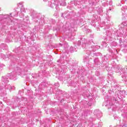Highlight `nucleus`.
<instances>
[{
    "instance_id": "nucleus-1",
    "label": "nucleus",
    "mask_w": 127,
    "mask_h": 127,
    "mask_svg": "<svg viewBox=\"0 0 127 127\" xmlns=\"http://www.w3.org/2000/svg\"><path fill=\"white\" fill-rule=\"evenodd\" d=\"M61 5H66V2L65 1H63L61 3Z\"/></svg>"
},
{
    "instance_id": "nucleus-2",
    "label": "nucleus",
    "mask_w": 127,
    "mask_h": 127,
    "mask_svg": "<svg viewBox=\"0 0 127 127\" xmlns=\"http://www.w3.org/2000/svg\"><path fill=\"white\" fill-rule=\"evenodd\" d=\"M18 4L21 5V4H22V2H20V3H18Z\"/></svg>"
}]
</instances>
